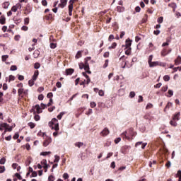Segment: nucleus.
<instances>
[{"label": "nucleus", "instance_id": "obj_1", "mask_svg": "<svg viewBox=\"0 0 181 181\" xmlns=\"http://www.w3.org/2000/svg\"><path fill=\"white\" fill-rule=\"evenodd\" d=\"M132 45V40L127 38L125 41V45H122V47H125V49H131V46Z\"/></svg>", "mask_w": 181, "mask_h": 181}, {"label": "nucleus", "instance_id": "obj_2", "mask_svg": "<svg viewBox=\"0 0 181 181\" xmlns=\"http://www.w3.org/2000/svg\"><path fill=\"white\" fill-rule=\"evenodd\" d=\"M52 144V138L47 136L45 140L43 142V146H49V144Z\"/></svg>", "mask_w": 181, "mask_h": 181}, {"label": "nucleus", "instance_id": "obj_3", "mask_svg": "<svg viewBox=\"0 0 181 181\" xmlns=\"http://www.w3.org/2000/svg\"><path fill=\"white\" fill-rule=\"evenodd\" d=\"M32 9H33V7L30 6V5L28 4L25 10V13H24L25 15H29V13L32 12Z\"/></svg>", "mask_w": 181, "mask_h": 181}, {"label": "nucleus", "instance_id": "obj_4", "mask_svg": "<svg viewBox=\"0 0 181 181\" xmlns=\"http://www.w3.org/2000/svg\"><path fill=\"white\" fill-rule=\"evenodd\" d=\"M110 134V130L106 127L101 132L100 135L102 136H107Z\"/></svg>", "mask_w": 181, "mask_h": 181}, {"label": "nucleus", "instance_id": "obj_5", "mask_svg": "<svg viewBox=\"0 0 181 181\" xmlns=\"http://www.w3.org/2000/svg\"><path fill=\"white\" fill-rule=\"evenodd\" d=\"M60 4H59V6L63 9L67 5V0H60Z\"/></svg>", "mask_w": 181, "mask_h": 181}, {"label": "nucleus", "instance_id": "obj_6", "mask_svg": "<svg viewBox=\"0 0 181 181\" xmlns=\"http://www.w3.org/2000/svg\"><path fill=\"white\" fill-rule=\"evenodd\" d=\"M179 117H180V112H178L175 115H174L173 117V121H179Z\"/></svg>", "mask_w": 181, "mask_h": 181}, {"label": "nucleus", "instance_id": "obj_7", "mask_svg": "<svg viewBox=\"0 0 181 181\" xmlns=\"http://www.w3.org/2000/svg\"><path fill=\"white\" fill-rule=\"evenodd\" d=\"M74 73V69H66V76H71V74Z\"/></svg>", "mask_w": 181, "mask_h": 181}, {"label": "nucleus", "instance_id": "obj_8", "mask_svg": "<svg viewBox=\"0 0 181 181\" xmlns=\"http://www.w3.org/2000/svg\"><path fill=\"white\" fill-rule=\"evenodd\" d=\"M34 108H35L37 114H41V112H42V107H40V105H35V106L34 107Z\"/></svg>", "mask_w": 181, "mask_h": 181}, {"label": "nucleus", "instance_id": "obj_9", "mask_svg": "<svg viewBox=\"0 0 181 181\" xmlns=\"http://www.w3.org/2000/svg\"><path fill=\"white\" fill-rule=\"evenodd\" d=\"M175 66H179V64H181V57L178 56L177 59L175 60Z\"/></svg>", "mask_w": 181, "mask_h": 181}, {"label": "nucleus", "instance_id": "obj_10", "mask_svg": "<svg viewBox=\"0 0 181 181\" xmlns=\"http://www.w3.org/2000/svg\"><path fill=\"white\" fill-rule=\"evenodd\" d=\"M39 76V71H35L32 79L36 81L37 80V76Z\"/></svg>", "mask_w": 181, "mask_h": 181}, {"label": "nucleus", "instance_id": "obj_11", "mask_svg": "<svg viewBox=\"0 0 181 181\" xmlns=\"http://www.w3.org/2000/svg\"><path fill=\"white\" fill-rule=\"evenodd\" d=\"M6 21V18H5V16H1L0 18V23L1 25H5Z\"/></svg>", "mask_w": 181, "mask_h": 181}, {"label": "nucleus", "instance_id": "obj_12", "mask_svg": "<svg viewBox=\"0 0 181 181\" xmlns=\"http://www.w3.org/2000/svg\"><path fill=\"white\" fill-rule=\"evenodd\" d=\"M172 106H173L172 103L168 102L165 107L164 108V112H166V110H169L170 107H172Z\"/></svg>", "mask_w": 181, "mask_h": 181}, {"label": "nucleus", "instance_id": "obj_13", "mask_svg": "<svg viewBox=\"0 0 181 181\" xmlns=\"http://www.w3.org/2000/svg\"><path fill=\"white\" fill-rule=\"evenodd\" d=\"M13 21L15 22V23H16V25L19 24L20 23L22 22V20L18 17H14L13 18Z\"/></svg>", "mask_w": 181, "mask_h": 181}, {"label": "nucleus", "instance_id": "obj_14", "mask_svg": "<svg viewBox=\"0 0 181 181\" xmlns=\"http://www.w3.org/2000/svg\"><path fill=\"white\" fill-rule=\"evenodd\" d=\"M156 66H159L158 62H153L151 64H149V67H156Z\"/></svg>", "mask_w": 181, "mask_h": 181}, {"label": "nucleus", "instance_id": "obj_15", "mask_svg": "<svg viewBox=\"0 0 181 181\" xmlns=\"http://www.w3.org/2000/svg\"><path fill=\"white\" fill-rule=\"evenodd\" d=\"M39 54H40V52H39V50H35L33 53L35 59H37V57H39Z\"/></svg>", "mask_w": 181, "mask_h": 181}, {"label": "nucleus", "instance_id": "obj_16", "mask_svg": "<svg viewBox=\"0 0 181 181\" xmlns=\"http://www.w3.org/2000/svg\"><path fill=\"white\" fill-rule=\"evenodd\" d=\"M51 153H52L51 151L41 152L40 156H47V155H50Z\"/></svg>", "mask_w": 181, "mask_h": 181}, {"label": "nucleus", "instance_id": "obj_17", "mask_svg": "<svg viewBox=\"0 0 181 181\" xmlns=\"http://www.w3.org/2000/svg\"><path fill=\"white\" fill-rule=\"evenodd\" d=\"M168 6H170L171 8H173L174 12L175 11L176 8H177V6L176 5L175 3L170 4L168 5Z\"/></svg>", "mask_w": 181, "mask_h": 181}, {"label": "nucleus", "instance_id": "obj_18", "mask_svg": "<svg viewBox=\"0 0 181 181\" xmlns=\"http://www.w3.org/2000/svg\"><path fill=\"white\" fill-rule=\"evenodd\" d=\"M166 95V97H168L169 98H170V97H172V95H173V90H168V95Z\"/></svg>", "mask_w": 181, "mask_h": 181}, {"label": "nucleus", "instance_id": "obj_19", "mask_svg": "<svg viewBox=\"0 0 181 181\" xmlns=\"http://www.w3.org/2000/svg\"><path fill=\"white\" fill-rule=\"evenodd\" d=\"M117 12H124V11H125V8H124L123 6H117Z\"/></svg>", "mask_w": 181, "mask_h": 181}, {"label": "nucleus", "instance_id": "obj_20", "mask_svg": "<svg viewBox=\"0 0 181 181\" xmlns=\"http://www.w3.org/2000/svg\"><path fill=\"white\" fill-rule=\"evenodd\" d=\"M28 127H30V128L31 129H33V128H35L36 127V124L35 123L32 122H29L28 124Z\"/></svg>", "mask_w": 181, "mask_h": 181}, {"label": "nucleus", "instance_id": "obj_21", "mask_svg": "<svg viewBox=\"0 0 181 181\" xmlns=\"http://www.w3.org/2000/svg\"><path fill=\"white\" fill-rule=\"evenodd\" d=\"M9 5H10L9 2L6 1V2H4V3L3 4V8H4V9H8V8L9 7Z\"/></svg>", "mask_w": 181, "mask_h": 181}, {"label": "nucleus", "instance_id": "obj_22", "mask_svg": "<svg viewBox=\"0 0 181 181\" xmlns=\"http://www.w3.org/2000/svg\"><path fill=\"white\" fill-rule=\"evenodd\" d=\"M28 85L30 87L35 86V80L30 79L28 81Z\"/></svg>", "mask_w": 181, "mask_h": 181}, {"label": "nucleus", "instance_id": "obj_23", "mask_svg": "<svg viewBox=\"0 0 181 181\" xmlns=\"http://www.w3.org/2000/svg\"><path fill=\"white\" fill-rule=\"evenodd\" d=\"M82 51H78V52L76 53V55L75 56V59H80V57H81L82 54Z\"/></svg>", "mask_w": 181, "mask_h": 181}, {"label": "nucleus", "instance_id": "obj_24", "mask_svg": "<svg viewBox=\"0 0 181 181\" xmlns=\"http://www.w3.org/2000/svg\"><path fill=\"white\" fill-rule=\"evenodd\" d=\"M0 127H1V128H5V129H6V128L9 127V124H8L7 123H0Z\"/></svg>", "mask_w": 181, "mask_h": 181}, {"label": "nucleus", "instance_id": "obj_25", "mask_svg": "<svg viewBox=\"0 0 181 181\" xmlns=\"http://www.w3.org/2000/svg\"><path fill=\"white\" fill-rule=\"evenodd\" d=\"M10 70L11 71H16V70H18V66H16V65H12Z\"/></svg>", "mask_w": 181, "mask_h": 181}, {"label": "nucleus", "instance_id": "obj_26", "mask_svg": "<svg viewBox=\"0 0 181 181\" xmlns=\"http://www.w3.org/2000/svg\"><path fill=\"white\" fill-rule=\"evenodd\" d=\"M175 121L176 120L170 121V124L172 125V127H177V123Z\"/></svg>", "mask_w": 181, "mask_h": 181}, {"label": "nucleus", "instance_id": "obj_27", "mask_svg": "<svg viewBox=\"0 0 181 181\" xmlns=\"http://www.w3.org/2000/svg\"><path fill=\"white\" fill-rule=\"evenodd\" d=\"M54 163H57L59 160H60V157L57 155L54 156Z\"/></svg>", "mask_w": 181, "mask_h": 181}, {"label": "nucleus", "instance_id": "obj_28", "mask_svg": "<svg viewBox=\"0 0 181 181\" xmlns=\"http://www.w3.org/2000/svg\"><path fill=\"white\" fill-rule=\"evenodd\" d=\"M6 162V158H5V157H3L0 159V165H5Z\"/></svg>", "mask_w": 181, "mask_h": 181}, {"label": "nucleus", "instance_id": "obj_29", "mask_svg": "<svg viewBox=\"0 0 181 181\" xmlns=\"http://www.w3.org/2000/svg\"><path fill=\"white\" fill-rule=\"evenodd\" d=\"M148 21V14H145L144 18L142 19L141 23H146Z\"/></svg>", "mask_w": 181, "mask_h": 181}, {"label": "nucleus", "instance_id": "obj_30", "mask_svg": "<svg viewBox=\"0 0 181 181\" xmlns=\"http://www.w3.org/2000/svg\"><path fill=\"white\" fill-rule=\"evenodd\" d=\"M83 145H84V143L83 142H76L75 144V146H77V148H81Z\"/></svg>", "mask_w": 181, "mask_h": 181}, {"label": "nucleus", "instance_id": "obj_31", "mask_svg": "<svg viewBox=\"0 0 181 181\" xmlns=\"http://www.w3.org/2000/svg\"><path fill=\"white\" fill-rule=\"evenodd\" d=\"M24 93V89L23 88H19L18 90V94L19 96L22 95V94H23Z\"/></svg>", "mask_w": 181, "mask_h": 181}, {"label": "nucleus", "instance_id": "obj_32", "mask_svg": "<svg viewBox=\"0 0 181 181\" xmlns=\"http://www.w3.org/2000/svg\"><path fill=\"white\" fill-rule=\"evenodd\" d=\"M163 80L164 81H169V80H170V76H169V75H165L163 76Z\"/></svg>", "mask_w": 181, "mask_h": 181}, {"label": "nucleus", "instance_id": "obj_33", "mask_svg": "<svg viewBox=\"0 0 181 181\" xmlns=\"http://www.w3.org/2000/svg\"><path fill=\"white\" fill-rule=\"evenodd\" d=\"M125 49H127V50L125 51V54H127V56H129V54H131L132 48H125Z\"/></svg>", "mask_w": 181, "mask_h": 181}, {"label": "nucleus", "instance_id": "obj_34", "mask_svg": "<svg viewBox=\"0 0 181 181\" xmlns=\"http://www.w3.org/2000/svg\"><path fill=\"white\" fill-rule=\"evenodd\" d=\"M129 148H131V147H129L128 146H124L122 147V150L124 151H122V153H125V152H127V150L129 149Z\"/></svg>", "mask_w": 181, "mask_h": 181}, {"label": "nucleus", "instance_id": "obj_35", "mask_svg": "<svg viewBox=\"0 0 181 181\" xmlns=\"http://www.w3.org/2000/svg\"><path fill=\"white\" fill-rule=\"evenodd\" d=\"M65 114L64 112H62L59 113V115H57V118L58 119H62V118H63V115Z\"/></svg>", "mask_w": 181, "mask_h": 181}, {"label": "nucleus", "instance_id": "obj_36", "mask_svg": "<svg viewBox=\"0 0 181 181\" xmlns=\"http://www.w3.org/2000/svg\"><path fill=\"white\" fill-rule=\"evenodd\" d=\"M34 69H35V70H37L38 69H40V64H39L38 62L35 63L34 64Z\"/></svg>", "mask_w": 181, "mask_h": 181}, {"label": "nucleus", "instance_id": "obj_37", "mask_svg": "<svg viewBox=\"0 0 181 181\" xmlns=\"http://www.w3.org/2000/svg\"><path fill=\"white\" fill-rule=\"evenodd\" d=\"M82 66H83V69L86 71L90 70V65H84V64H82Z\"/></svg>", "mask_w": 181, "mask_h": 181}, {"label": "nucleus", "instance_id": "obj_38", "mask_svg": "<svg viewBox=\"0 0 181 181\" xmlns=\"http://www.w3.org/2000/svg\"><path fill=\"white\" fill-rule=\"evenodd\" d=\"M153 59V55H150L149 57H148V64H151V63H152L153 62H152V59Z\"/></svg>", "mask_w": 181, "mask_h": 181}, {"label": "nucleus", "instance_id": "obj_39", "mask_svg": "<svg viewBox=\"0 0 181 181\" xmlns=\"http://www.w3.org/2000/svg\"><path fill=\"white\" fill-rule=\"evenodd\" d=\"M9 56L8 55H3L1 57V60L2 62H6V59H8Z\"/></svg>", "mask_w": 181, "mask_h": 181}, {"label": "nucleus", "instance_id": "obj_40", "mask_svg": "<svg viewBox=\"0 0 181 181\" xmlns=\"http://www.w3.org/2000/svg\"><path fill=\"white\" fill-rule=\"evenodd\" d=\"M161 91H163V93H166V91H168V85H165V86H163L161 88Z\"/></svg>", "mask_w": 181, "mask_h": 181}, {"label": "nucleus", "instance_id": "obj_41", "mask_svg": "<svg viewBox=\"0 0 181 181\" xmlns=\"http://www.w3.org/2000/svg\"><path fill=\"white\" fill-rule=\"evenodd\" d=\"M72 12H73V7L69 6V16H71L73 15Z\"/></svg>", "mask_w": 181, "mask_h": 181}, {"label": "nucleus", "instance_id": "obj_42", "mask_svg": "<svg viewBox=\"0 0 181 181\" xmlns=\"http://www.w3.org/2000/svg\"><path fill=\"white\" fill-rule=\"evenodd\" d=\"M15 176L17 177V179H18V180H22V179H23L21 174H19L18 173L15 174Z\"/></svg>", "mask_w": 181, "mask_h": 181}, {"label": "nucleus", "instance_id": "obj_43", "mask_svg": "<svg viewBox=\"0 0 181 181\" xmlns=\"http://www.w3.org/2000/svg\"><path fill=\"white\" fill-rule=\"evenodd\" d=\"M54 131H59V123H55L54 124Z\"/></svg>", "mask_w": 181, "mask_h": 181}, {"label": "nucleus", "instance_id": "obj_44", "mask_svg": "<svg viewBox=\"0 0 181 181\" xmlns=\"http://www.w3.org/2000/svg\"><path fill=\"white\" fill-rule=\"evenodd\" d=\"M129 134H130V135H132V136H135L136 135V132H133L132 129H130Z\"/></svg>", "mask_w": 181, "mask_h": 181}, {"label": "nucleus", "instance_id": "obj_45", "mask_svg": "<svg viewBox=\"0 0 181 181\" xmlns=\"http://www.w3.org/2000/svg\"><path fill=\"white\" fill-rule=\"evenodd\" d=\"M35 121H40V116L39 115H35L34 116Z\"/></svg>", "mask_w": 181, "mask_h": 181}, {"label": "nucleus", "instance_id": "obj_46", "mask_svg": "<svg viewBox=\"0 0 181 181\" xmlns=\"http://www.w3.org/2000/svg\"><path fill=\"white\" fill-rule=\"evenodd\" d=\"M37 176V173L36 171H33L30 177H36Z\"/></svg>", "mask_w": 181, "mask_h": 181}, {"label": "nucleus", "instance_id": "obj_47", "mask_svg": "<svg viewBox=\"0 0 181 181\" xmlns=\"http://www.w3.org/2000/svg\"><path fill=\"white\" fill-rule=\"evenodd\" d=\"M117 47V42H113L110 47H109V49H115Z\"/></svg>", "mask_w": 181, "mask_h": 181}, {"label": "nucleus", "instance_id": "obj_48", "mask_svg": "<svg viewBox=\"0 0 181 181\" xmlns=\"http://www.w3.org/2000/svg\"><path fill=\"white\" fill-rule=\"evenodd\" d=\"M18 78L20 81H23V80H25V76H23V75H18Z\"/></svg>", "mask_w": 181, "mask_h": 181}, {"label": "nucleus", "instance_id": "obj_49", "mask_svg": "<svg viewBox=\"0 0 181 181\" xmlns=\"http://www.w3.org/2000/svg\"><path fill=\"white\" fill-rule=\"evenodd\" d=\"M56 47H57V45H56V43H51L50 44V48L51 49H56Z\"/></svg>", "mask_w": 181, "mask_h": 181}, {"label": "nucleus", "instance_id": "obj_50", "mask_svg": "<svg viewBox=\"0 0 181 181\" xmlns=\"http://www.w3.org/2000/svg\"><path fill=\"white\" fill-rule=\"evenodd\" d=\"M122 135H123L124 138H125L126 139H128V140L131 139V137H129V136H128L127 135V132H125L124 133H123Z\"/></svg>", "mask_w": 181, "mask_h": 181}, {"label": "nucleus", "instance_id": "obj_51", "mask_svg": "<svg viewBox=\"0 0 181 181\" xmlns=\"http://www.w3.org/2000/svg\"><path fill=\"white\" fill-rule=\"evenodd\" d=\"M41 165H44V166L47 165V160L46 159H44L41 161Z\"/></svg>", "mask_w": 181, "mask_h": 181}, {"label": "nucleus", "instance_id": "obj_52", "mask_svg": "<svg viewBox=\"0 0 181 181\" xmlns=\"http://www.w3.org/2000/svg\"><path fill=\"white\" fill-rule=\"evenodd\" d=\"M107 67H108V59L105 61V64L103 65V69H107Z\"/></svg>", "mask_w": 181, "mask_h": 181}, {"label": "nucleus", "instance_id": "obj_53", "mask_svg": "<svg viewBox=\"0 0 181 181\" xmlns=\"http://www.w3.org/2000/svg\"><path fill=\"white\" fill-rule=\"evenodd\" d=\"M15 81V76H13V75H10L8 81L11 82V81Z\"/></svg>", "mask_w": 181, "mask_h": 181}, {"label": "nucleus", "instance_id": "obj_54", "mask_svg": "<svg viewBox=\"0 0 181 181\" xmlns=\"http://www.w3.org/2000/svg\"><path fill=\"white\" fill-rule=\"evenodd\" d=\"M5 172V166L0 165V173Z\"/></svg>", "mask_w": 181, "mask_h": 181}, {"label": "nucleus", "instance_id": "obj_55", "mask_svg": "<svg viewBox=\"0 0 181 181\" xmlns=\"http://www.w3.org/2000/svg\"><path fill=\"white\" fill-rule=\"evenodd\" d=\"M157 22H158V23H163V17H159V18H158V20H157Z\"/></svg>", "mask_w": 181, "mask_h": 181}, {"label": "nucleus", "instance_id": "obj_56", "mask_svg": "<svg viewBox=\"0 0 181 181\" xmlns=\"http://www.w3.org/2000/svg\"><path fill=\"white\" fill-rule=\"evenodd\" d=\"M90 107L91 108L97 107V103H95V102H90Z\"/></svg>", "mask_w": 181, "mask_h": 181}, {"label": "nucleus", "instance_id": "obj_57", "mask_svg": "<svg viewBox=\"0 0 181 181\" xmlns=\"http://www.w3.org/2000/svg\"><path fill=\"white\" fill-rule=\"evenodd\" d=\"M98 94H99V95H100V97H104V90H100L98 91Z\"/></svg>", "mask_w": 181, "mask_h": 181}, {"label": "nucleus", "instance_id": "obj_58", "mask_svg": "<svg viewBox=\"0 0 181 181\" xmlns=\"http://www.w3.org/2000/svg\"><path fill=\"white\" fill-rule=\"evenodd\" d=\"M129 97H130V98H134V97H135V92H134V91L130 92Z\"/></svg>", "mask_w": 181, "mask_h": 181}, {"label": "nucleus", "instance_id": "obj_59", "mask_svg": "<svg viewBox=\"0 0 181 181\" xmlns=\"http://www.w3.org/2000/svg\"><path fill=\"white\" fill-rule=\"evenodd\" d=\"M24 24L25 25H29V18L28 17V18H25V19H24Z\"/></svg>", "mask_w": 181, "mask_h": 181}, {"label": "nucleus", "instance_id": "obj_60", "mask_svg": "<svg viewBox=\"0 0 181 181\" xmlns=\"http://www.w3.org/2000/svg\"><path fill=\"white\" fill-rule=\"evenodd\" d=\"M63 177L66 180V179H69V174L67 173H64L63 174Z\"/></svg>", "mask_w": 181, "mask_h": 181}, {"label": "nucleus", "instance_id": "obj_61", "mask_svg": "<svg viewBox=\"0 0 181 181\" xmlns=\"http://www.w3.org/2000/svg\"><path fill=\"white\" fill-rule=\"evenodd\" d=\"M3 90L4 91H6V90H8V84H6V83L3 84Z\"/></svg>", "mask_w": 181, "mask_h": 181}, {"label": "nucleus", "instance_id": "obj_62", "mask_svg": "<svg viewBox=\"0 0 181 181\" xmlns=\"http://www.w3.org/2000/svg\"><path fill=\"white\" fill-rule=\"evenodd\" d=\"M49 181H54V176L53 175H49L48 177Z\"/></svg>", "mask_w": 181, "mask_h": 181}, {"label": "nucleus", "instance_id": "obj_63", "mask_svg": "<svg viewBox=\"0 0 181 181\" xmlns=\"http://www.w3.org/2000/svg\"><path fill=\"white\" fill-rule=\"evenodd\" d=\"M13 138V139H18V138H19V133H16Z\"/></svg>", "mask_w": 181, "mask_h": 181}, {"label": "nucleus", "instance_id": "obj_64", "mask_svg": "<svg viewBox=\"0 0 181 181\" xmlns=\"http://www.w3.org/2000/svg\"><path fill=\"white\" fill-rule=\"evenodd\" d=\"M74 2H75L74 0H70L69 6H71V8H73V4H74Z\"/></svg>", "mask_w": 181, "mask_h": 181}]
</instances>
